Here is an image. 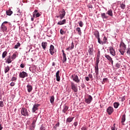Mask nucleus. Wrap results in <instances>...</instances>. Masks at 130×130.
<instances>
[{
    "mask_svg": "<svg viewBox=\"0 0 130 130\" xmlns=\"http://www.w3.org/2000/svg\"><path fill=\"white\" fill-rule=\"evenodd\" d=\"M100 61V58H96L95 64L94 66V70H95V73L96 74V79L98 78V75H99V68L98 67V64H99Z\"/></svg>",
    "mask_w": 130,
    "mask_h": 130,
    "instance_id": "nucleus-1",
    "label": "nucleus"
},
{
    "mask_svg": "<svg viewBox=\"0 0 130 130\" xmlns=\"http://www.w3.org/2000/svg\"><path fill=\"white\" fill-rule=\"evenodd\" d=\"M21 114L23 116H29V112H28V110L26 109V108H22L21 109Z\"/></svg>",
    "mask_w": 130,
    "mask_h": 130,
    "instance_id": "nucleus-2",
    "label": "nucleus"
},
{
    "mask_svg": "<svg viewBox=\"0 0 130 130\" xmlns=\"http://www.w3.org/2000/svg\"><path fill=\"white\" fill-rule=\"evenodd\" d=\"M71 88L74 92H78V86L75 83L73 82H71Z\"/></svg>",
    "mask_w": 130,
    "mask_h": 130,
    "instance_id": "nucleus-3",
    "label": "nucleus"
},
{
    "mask_svg": "<svg viewBox=\"0 0 130 130\" xmlns=\"http://www.w3.org/2000/svg\"><path fill=\"white\" fill-rule=\"evenodd\" d=\"M72 78L73 80L74 81V82H76V83H80V79H79V77H78V75L73 74L72 75Z\"/></svg>",
    "mask_w": 130,
    "mask_h": 130,
    "instance_id": "nucleus-4",
    "label": "nucleus"
},
{
    "mask_svg": "<svg viewBox=\"0 0 130 130\" xmlns=\"http://www.w3.org/2000/svg\"><path fill=\"white\" fill-rule=\"evenodd\" d=\"M59 15L60 20H62V19L64 18V16H66V11H64V9H62L61 11L59 12Z\"/></svg>",
    "mask_w": 130,
    "mask_h": 130,
    "instance_id": "nucleus-5",
    "label": "nucleus"
},
{
    "mask_svg": "<svg viewBox=\"0 0 130 130\" xmlns=\"http://www.w3.org/2000/svg\"><path fill=\"white\" fill-rule=\"evenodd\" d=\"M92 100H93V98L90 95L87 96V98L85 99V102L87 104H90L91 102H92Z\"/></svg>",
    "mask_w": 130,
    "mask_h": 130,
    "instance_id": "nucleus-6",
    "label": "nucleus"
},
{
    "mask_svg": "<svg viewBox=\"0 0 130 130\" xmlns=\"http://www.w3.org/2000/svg\"><path fill=\"white\" fill-rule=\"evenodd\" d=\"M20 78L24 79L25 77H28V74L24 71L20 72L19 74Z\"/></svg>",
    "mask_w": 130,
    "mask_h": 130,
    "instance_id": "nucleus-7",
    "label": "nucleus"
},
{
    "mask_svg": "<svg viewBox=\"0 0 130 130\" xmlns=\"http://www.w3.org/2000/svg\"><path fill=\"white\" fill-rule=\"evenodd\" d=\"M113 108L112 107H109L107 109V112L109 115H111L112 114V112H113Z\"/></svg>",
    "mask_w": 130,
    "mask_h": 130,
    "instance_id": "nucleus-8",
    "label": "nucleus"
},
{
    "mask_svg": "<svg viewBox=\"0 0 130 130\" xmlns=\"http://www.w3.org/2000/svg\"><path fill=\"white\" fill-rule=\"evenodd\" d=\"M49 51L51 55H53V54H54V46L53 45H50Z\"/></svg>",
    "mask_w": 130,
    "mask_h": 130,
    "instance_id": "nucleus-9",
    "label": "nucleus"
},
{
    "mask_svg": "<svg viewBox=\"0 0 130 130\" xmlns=\"http://www.w3.org/2000/svg\"><path fill=\"white\" fill-rule=\"evenodd\" d=\"M35 123H36V119H34L32 121V123H31V125L30 126L29 129L30 130H33L34 128H35Z\"/></svg>",
    "mask_w": 130,
    "mask_h": 130,
    "instance_id": "nucleus-10",
    "label": "nucleus"
},
{
    "mask_svg": "<svg viewBox=\"0 0 130 130\" xmlns=\"http://www.w3.org/2000/svg\"><path fill=\"white\" fill-rule=\"evenodd\" d=\"M105 56L106 58H107V59L110 61V62H111L112 64H113V60H112V58H111L109 55L106 54Z\"/></svg>",
    "mask_w": 130,
    "mask_h": 130,
    "instance_id": "nucleus-11",
    "label": "nucleus"
},
{
    "mask_svg": "<svg viewBox=\"0 0 130 130\" xmlns=\"http://www.w3.org/2000/svg\"><path fill=\"white\" fill-rule=\"evenodd\" d=\"M94 51V49H93V46H89L88 49V53L90 55H93V52Z\"/></svg>",
    "mask_w": 130,
    "mask_h": 130,
    "instance_id": "nucleus-12",
    "label": "nucleus"
},
{
    "mask_svg": "<svg viewBox=\"0 0 130 130\" xmlns=\"http://www.w3.org/2000/svg\"><path fill=\"white\" fill-rule=\"evenodd\" d=\"M109 51H110V54L112 55H113V56H115V51L113 49V47H110Z\"/></svg>",
    "mask_w": 130,
    "mask_h": 130,
    "instance_id": "nucleus-13",
    "label": "nucleus"
},
{
    "mask_svg": "<svg viewBox=\"0 0 130 130\" xmlns=\"http://www.w3.org/2000/svg\"><path fill=\"white\" fill-rule=\"evenodd\" d=\"M6 62L7 63H11L12 61H13V59L11 58V55L8 56L7 58H6Z\"/></svg>",
    "mask_w": 130,
    "mask_h": 130,
    "instance_id": "nucleus-14",
    "label": "nucleus"
},
{
    "mask_svg": "<svg viewBox=\"0 0 130 130\" xmlns=\"http://www.w3.org/2000/svg\"><path fill=\"white\" fill-rule=\"evenodd\" d=\"M39 106V104H35L32 109V112H35V111H36V110H38Z\"/></svg>",
    "mask_w": 130,
    "mask_h": 130,
    "instance_id": "nucleus-15",
    "label": "nucleus"
},
{
    "mask_svg": "<svg viewBox=\"0 0 130 130\" xmlns=\"http://www.w3.org/2000/svg\"><path fill=\"white\" fill-rule=\"evenodd\" d=\"M120 49H122L123 50H125L126 49V46L124 43H121L120 45Z\"/></svg>",
    "mask_w": 130,
    "mask_h": 130,
    "instance_id": "nucleus-16",
    "label": "nucleus"
},
{
    "mask_svg": "<svg viewBox=\"0 0 130 130\" xmlns=\"http://www.w3.org/2000/svg\"><path fill=\"white\" fill-rule=\"evenodd\" d=\"M59 71H58L56 73V81L59 82L60 81V77L59 76Z\"/></svg>",
    "mask_w": 130,
    "mask_h": 130,
    "instance_id": "nucleus-17",
    "label": "nucleus"
},
{
    "mask_svg": "<svg viewBox=\"0 0 130 130\" xmlns=\"http://www.w3.org/2000/svg\"><path fill=\"white\" fill-rule=\"evenodd\" d=\"M42 47L44 50H45L46 49V47H47V42H43L42 43Z\"/></svg>",
    "mask_w": 130,
    "mask_h": 130,
    "instance_id": "nucleus-18",
    "label": "nucleus"
},
{
    "mask_svg": "<svg viewBox=\"0 0 130 130\" xmlns=\"http://www.w3.org/2000/svg\"><path fill=\"white\" fill-rule=\"evenodd\" d=\"M27 89L28 93H30L32 90H33V87H32V86L31 85L28 84L27 85Z\"/></svg>",
    "mask_w": 130,
    "mask_h": 130,
    "instance_id": "nucleus-19",
    "label": "nucleus"
},
{
    "mask_svg": "<svg viewBox=\"0 0 130 130\" xmlns=\"http://www.w3.org/2000/svg\"><path fill=\"white\" fill-rule=\"evenodd\" d=\"M67 23V20L63 19V20H61L57 23V25H64Z\"/></svg>",
    "mask_w": 130,
    "mask_h": 130,
    "instance_id": "nucleus-20",
    "label": "nucleus"
},
{
    "mask_svg": "<svg viewBox=\"0 0 130 130\" xmlns=\"http://www.w3.org/2000/svg\"><path fill=\"white\" fill-rule=\"evenodd\" d=\"M69 109V107H68L67 105L63 106V110H62V112H63V113H66L67 111H68Z\"/></svg>",
    "mask_w": 130,
    "mask_h": 130,
    "instance_id": "nucleus-21",
    "label": "nucleus"
},
{
    "mask_svg": "<svg viewBox=\"0 0 130 130\" xmlns=\"http://www.w3.org/2000/svg\"><path fill=\"white\" fill-rule=\"evenodd\" d=\"M106 14H107V15L110 16V17H113V13H112V10H108Z\"/></svg>",
    "mask_w": 130,
    "mask_h": 130,
    "instance_id": "nucleus-22",
    "label": "nucleus"
},
{
    "mask_svg": "<svg viewBox=\"0 0 130 130\" xmlns=\"http://www.w3.org/2000/svg\"><path fill=\"white\" fill-rule=\"evenodd\" d=\"M101 17L102 18V19H103V20H104V19H108V16H107L106 14L105 13H102Z\"/></svg>",
    "mask_w": 130,
    "mask_h": 130,
    "instance_id": "nucleus-23",
    "label": "nucleus"
},
{
    "mask_svg": "<svg viewBox=\"0 0 130 130\" xmlns=\"http://www.w3.org/2000/svg\"><path fill=\"white\" fill-rule=\"evenodd\" d=\"M74 119V117H69L67 119L66 122H72Z\"/></svg>",
    "mask_w": 130,
    "mask_h": 130,
    "instance_id": "nucleus-24",
    "label": "nucleus"
},
{
    "mask_svg": "<svg viewBox=\"0 0 130 130\" xmlns=\"http://www.w3.org/2000/svg\"><path fill=\"white\" fill-rule=\"evenodd\" d=\"M62 62H66L67 61V54L66 53H63V54H62Z\"/></svg>",
    "mask_w": 130,
    "mask_h": 130,
    "instance_id": "nucleus-25",
    "label": "nucleus"
},
{
    "mask_svg": "<svg viewBox=\"0 0 130 130\" xmlns=\"http://www.w3.org/2000/svg\"><path fill=\"white\" fill-rule=\"evenodd\" d=\"M50 103L52 104V105H53L54 103V96H51L50 97Z\"/></svg>",
    "mask_w": 130,
    "mask_h": 130,
    "instance_id": "nucleus-26",
    "label": "nucleus"
},
{
    "mask_svg": "<svg viewBox=\"0 0 130 130\" xmlns=\"http://www.w3.org/2000/svg\"><path fill=\"white\" fill-rule=\"evenodd\" d=\"M6 14L8 16H11L13 14V11L9 9L6 11Z\"/></svg>",
    "mask_w": 130,
    "mask_h": 130,
    "instance_id": "nucleus-27",
    "label": "nucleus"
},
{
    "mask_svg": "<svg viewBox=\"0 0 130 130\" xmlns=\"http://www.w3.org/2000/svg\"><path fill=\"white\" fill-rule=\"evenodd\" d=\"M102 43L103 44H106V43H107V38L106 37H104Z\"/></svg>",
    "mask_w": 130,
    "mask_h": 130,
    "instance_id": "nucleus-28",
    "label": "nucleus"
},
{
    "mask_svg": "<svg viewBox=\"0 0 130 130\" xmlns=\"http://www.w3.org/2000/svg\"><path fill=\"white\" fill-rule=\"evenodd\" d=\"M124 121H125V114L123 115L122 117L121 122H122L123 125H124V124L123 123V122H124Z\"/></svg>",
    "mask_w": 130,
    "mask_h": 130,
    "instance_id": "nucleus-29",
    "label": "nucleus"
},
{
    "mask_svg": "<svg viewBox=\"0 0 130 130\" xmlns=\"http://www.w3.org/2000/svg\"><path fill=\"white\" fill-rule=\"evenodd\" d=\"M120 8L122 10H124L125 9V4L124 2H123L120 4Z\"/></svg>",
    "mask_w": 130,
    "mask_h": 130,
    "instance_id": "nucleus-30",
    "label": "nucleus"
},
{
    "mask_svg": "<svg viewBox=\"0 0 130 130\" xmlns=\"http://www.w3.org/2000/svg\"><path fill=\"white\" fill-rule=\"evenodd\" d=\"M10 68L9 66H7L5 68V74H7V73L9 72L10 71Z\"/></svg>",
    "mask_w": 130,
    "mask_h": 130,
    "instance_id": "nucleus-31",
    "label": "nucleus"
},
{
    "mask_svg": "<svg viewBox=\"0 0 130 130\" xmlns=\"http://www.w3.org/2000/svg\"><path fill=\"white\" fill-rule=\"evenodd\" d=\"M77 32H78L79 35H82V31L81 30V28L80 27L76 28Z\"/></svg>",
    "mask_w": 130,
    "mask_h": 130,
    "instance_id": "nucleus-32",
    "label": "nucleus"
},
{
    "mask_svg": "<svg viewBox=\"0 0 130 130\" xmlns=\"http://www.w3.org/2000/svg\"><path fill=\"white\" fill-rule=\"evenodd\" d=\"M1 28L3 31H7V30H8L7 26H6V25L4 24H2Z\"/></svg>",
    "mask_w": 130,
    "mask_h": 130,
    "instance_id": "nucleus-33",
    "label": "nucleus"
},
{
    "mask_svg": "<svg viewBox=\"0 0 130 130\" xmlns=\"http://www.w3.org/2000/svg\"><path fill=\"white\" fill-rule=\"evenodd\" d=\"M8 54V52L7 51H4L2 54V58H5Z\"/></svg>",
    "mask_w": 130,
    "mask_h": 130,
    "instance_id": "nucleus-34",
    "label": "nucleus"
},
{
    "mask_svg": "<svg viewBox=\"0 0 130 130\" xmlns=\"http://www.w3.org/2000/svg\"><path fill=\"white\" fill-rule=\"evenodd\" d=\"M17 57V53H14V54L11 56V58L12 60H14V59H15V58Z\"/></svg>",
    "mask_w": 130,
    "mask_h": 130,
    "instance_id": "nucleus-35",
    "label": "nucleus"
},
{
    "mask_svg": "<svg viewBox=\"0 0 130 130\" xmlns=\"http://www.w3.org/2000/svg\"><path fill=\"white\" fill-rule=\"evenodd\" d=\"M119 106V103L115 102L114 103V108H118V107Z\"/></svg>",
    "mask_w": 130,
    "mask_h": 130,
    "instance_id": "nucleus-36",
    "label": "nucleus"
},
{
    "mask_svg": "<svg viewBox=\"0 0 130 130\" xmlns=\"http://www.w3.org/2000/svg\"><path fill=\"white\" fill-rule=\"evenodd\" d=\"M21 46V44L20 43H17L16 45H15L14 48L15 49H18V47H20Z\"/></svg>",
    "mask_w": 130,
    "mask_h": 130,
    "instance_id": "nucleus-37",
    "label": "nucleus"
},
{
    "mask_svg": "<svg viewBox=\"0 0 130 130\" xmlns=\"http://www.w3.org/2000/svg\"><path fill=\"white\" fill-rule=\"evenodd\" d=\"M94 35L95 36V37H96V38H97V39H98L99 38V31H96L94 34Z\"/></svg>",
    "mask_w": 130,
    "mask_h": 130,
    "instance_id": "nucleus-38",
    "label": "nucleus"
},
{
    "mask_svg": "<svg viewBox=\"0 0 130 130\" xmlns=\"http://www.w3.org/2000/svg\"><path fill=\"white\" fill-rule=\"evenodd\" d=\"M125 51V50H123L122 49H120L119 51V52L121 53V54L122 55H123V54H124V51Z\"/></svg>",
    "mask_w": 130,
    "mask_h": 130,
    "instance_id": "nucleus-39",
    "label": "nucleus"
},
{
    "mask_svg": "<svg viewBox=\"0 0 130 130\" xmlns=\"http://www.w3.org/2000/svg\"><path fill=\"white\" fill-rule=\"evenodd\" d=\"M78 24L80 27H83V26H84V23H83L82 21H79Z\"/></svg>",
    "mask_w": 130,
    "mask_h": 130,
    "instance_id": "nucleus-40",
    "label": "nucleus"
},
{
    "mask_svg": "<svg viewBox=\"0 0 130 130\" xmlns=\"http://www.w3.org/2000/svg\"><path fill=\"white\" fill-rule=\"evenodd\" d=\"M108 81V79L107 78H104L102 81V84H104L105 83H106Z\"/></svg>",
    "mask_w": 130,
    "mask_h": 130,
    "instance_id": "nucleus-41",
    "label": "nucleus"
},
{
    "mask_svg": "<svg viewBox=\"0 0 130 130\" xmlns=\"http://www.w3.org/2000/svg\"><path fill=\"white\" fill-rule=\"evenodd\" d=\"M60 33L61 35H63V34H66V31L62 30V29H61L60 30Z\"/></svg>",
    "mask_w": 130,
    "mask_h": 130,
    "instance_id": "nucleus-42",
    "label": "nucleus"
},
{
    "mask_svg": "<svg viewBox=\"0 0 130 130\" xmlns=\"http://www.w3.org/2000/svg\"><path fill=\"white\" fill-rule=\"evenodd\" d=\"M116 128L115 127V124H114L111 127V129L112 130H115Z\"/></svg>",
    "mask_w": 130,
    "mask_h": 130,
    "instance_id": "nucleus-43",
    "label": "nucleus"
},
{
    "mask_svg": "<svg viewBox=\"0 0 130 130\" xmlns=\"http://www.w3.org/2000/svg\"><path fill=\"white\" fill-rule=\"evenodd\" d=\"M17 77H13L11 79V81H17Z\"/></svg>",
    "mask_w": 130,
    "mask_h": 130,
    "instance_id": "nucleus-44",
    "label": "nucleus"
},
{
    "mask_svg": "<svg viewBox=\"0 0 130 130\" xmlns=\"http://www.w3.org/2000/svg\"><path fill=\"white\" fill-rule=\"evenodd\" d=\"M96 58H100V51H98Z\"/></svg>",
    "mask_w": 130,
    "mask_h": 130,
    "instance_id": "nucleus-45",
    "label": "nucleus"
},
{
    "mask_svg": "<svg viewBox=\"0 0 130 130\" xmlns=\"http://www.w3.org/2000/svg\"><path fill=\"white\" fill-rule=\"evenodd\" d=\"M98 42L100 43V44L103 45V43L102 42V41L100 40V38H99V39H98Z\"/></svg>",
    "mask_w": 130,
    "mask_h": 130,
    "instance_id": "nucleus-46",
    "label": "nucleus"
},
{
    "mask_svg": "<svg viewBox=\"0 0 130 130\" xmlns=\"http://www.w3.org/2000/svg\"><path fill=\"white\" fill-rule=\"evenodd\" d=\"M0 107H4V102H0Z\"/></svg>",
    "mask_w": 130,
    "mask_h": 130,
    "instance_id": "nucleus-47",
    "label": "nucleus"
},
{
    "mask_svg": "<svg viewBox=\"0 0 130 130\" xmlns=\"http://www.w3.org/2000/svg\"><path fill=\"white\" fill-rule=\"evenodd\" d=\"M41 16V14H40V13H37V14H36V18H38Z\"/></svg>",
    "mask_w": 130,
    "mask_h": 130,
    "instance_id": "nucleus-48",
    "label": "nucleus"
},
{
    "mask_svg": "<svg viewBox=\"0 0 130 130\" xmlns=\"http://www.w3.org/2000/svg\"><path fill=\"white\" fill-rule=\"evenodd\" d=\"M40 130H45V127L43 125H42L40 127Z\"/></svg>",
    "mask_w": 130,
    "mask_h": 130,
    "instance_id": "nucleus-49",
    "label": "nucleus"
},
{
    "mask_svg": "<svg viewBox=\"0 0 130 130\" xmlns=\"http://www.w3.org/2000/svg\"><path fill=\"white\" fill-rule=\"evenodd\" d=\"M88 9H93V6L91 4H89L87 5Z\"/></svg>",
    "mask_w": 130,
    "mask_h": 130,
    "instance_id": "nucleus-50",
    "label": "nucleus"
},
{
    "mask_svg": "<svg viewBox=\"0 0 130 130\" xmlns=\"http://www.w3.org/2000/svg\"><path fill=\"white\" fill-rule=\"evenodd\" d=\"M10 86H11V87H14V86H15V82H11V83H10Z\"/></svg>",
    "mask_w": 130,
    "mask_h": 130,
    "instance_id": "nucleus-51",
    "label": "nucleus"
},
{
    "mask_svg": "<svg viewBox=\"0 0 130 130\" xmlns=\"http://www.w3.org/2000/svg\"><path fill=\"white\" fill-rule=\"evenodd\" d=\"M20 68H21V69H24V68H25V64L21 63L20 64Z\"/></svg>",
    "mask_w": 130,
    "mask_h": 130,
    "instance_id": "nucleus-52",
    "label": "nucleus"
},
{
    "mask_svg": "<svg viewBox=\"0 0 130 130\" xmlns=\"http://www.w3.org/2000/svg\"><path fill=\"white\" fill-rule=\"evenodd\" d=\"M85 80L87 82H89V81H90V78H89L88 77H85Z\"/></svg>",
    "mask_w": 130,
    "mask_h": 130,
    "instance_id": "nucleus-53",
    "label": "nucleus"
},
{
    "mask_svg": "<svg viewBox=\"0 0 130 130\" xmlns=\"http://www.w3.org/2000/svg\"><path fill=\"white\" fill-rule=\"evenodd\" d=\"M74 43H72L71 45V50H72V49H74Z\"/></svg>",
    "mask_w": 130,
    "mask_h": 130,
    "instance_id": "nucleus-54",
    "label": "nucleus"
},
{
    "mask_svg": "<svg viewBox=\"0 0 130 130\" xmlns=\"http://www.w3.org/2000/svg\"><path fill=\"white\" fill-rule=\"evenodd\" d=\"M127 54H129L130 55V48L127 49Z\"/></svg>",
    "mask_w": 130,
    "mask_h": 130,
    "instance_id": "nucleus-55",
    "label": "nucleus"
},
{
    "mask_svg": "<svg viewBox=\"0 0 130 130\" xmlns=\"http://www.w3.org/2000/svg\"><path fill=\"white\" fill-rule=\"evenodd\" d=\"M116 68H117L118 69H119V68L120 67V65H119V63H117L116 64Z\"/></svg>",
    "mask_w": 130,
    "mask_h": 130,
    "instance_id": "nucleus-56",
    "label": "nucleus"
},
{
    "mask_svg": "<svg viewBox=\"0 0 130 130\" xmlns=\"http://www.w3.org/2000/svg\"><path fill=\"white\" fill-rule=\"evenodd\" d=\"M88 77H89V78H90V79L93 78V75H92V74H89Z\"/></svg>",
    "mask_w": 130,
    "mask_h": 130,
    "instance_id": "nucleus-57",
    "label": "nucleus"
},
{
    "mask_svg": "<svg viewBox=\"0 0 130 130\" xmlns=\"http://www.w3.org/2000/svg\"><path fill=\"white\" fill-rule=\"evenodd\" d=\"M73 124L75 126H77L78 125V122H75Z\"/></svg>",
    "mask_w": 130,
    "mask_h": 130,
    "instance_id": "nucleus-58",
    "label": "nucleus"
},
{
    "mask_svg": "<svg viewBox=\"0 0 130 130\" xmlns=\"http://www.w3.org/2000/svg\"><path fill=\"white\" fill-rule=\"evenodd\" d=\"M55 126H59V122H58V123H57L56 124H55Z\"/></svg>",
    "mask_w": 130,
    "mask_h": 130,
    "instance_id": "nucleus-59",
    "label": "nucleus"
},
{
    "mask_svg": "<svg viewBox=\"0 0 130 130\" xmlns=\"http://www.w3.org/2000/svg\"><path fill=\"white\" fill-rule=\"evenodd\" d=\"M8 21H5L2 23V25H4V24H8Z\"/></svg>",
    "mask_w": 130,
    "mask_h": 130,
    "instance_id": "nucleus-60",
    "label": "nucleus"
},
{
    "mask_svg": "<svg viewBox=\"0 0 130 130\" xmlns=\"http://www.w3.org/2000/svg\"><path fill=\"white\" fill-rule=\"evenodd\" d=\"M3 129V126H2V124H0V130Z\"/></svg>",
    "mask_w": 130,
    "mask_h": 130,
    "instance_id": "nucleus-61",
    "label": "nucleus"
},
{
    "mask_svg": "<svg viewBox=\"0 0 130 130\" xmlns=\"http://www.w3.org/2000/svg\"><path fill=\"white\" fill-rule=\"evenodd\" d=\"M52 66H53V67H54V66H55V63H54V62H52Z\"/></svg>",
    "mask_w": 130,
    "mask_h": 130,
    "instance_id": "nucleus-62",
    "label": "nucleus"
},
{
    "mask_svg": "<svg viewBox=\"0 0 130 130\" xmlns=\"http://www.w3.org/2000/svg\"><path fill=\"white\" fill-rule=\"evenodd\" d=\"M38 12V10H35V11H34V13H37Z\"/></svg>",
    "mask_w": 130,
    "mask_h": 130,
    "instance_id": "nucleus-63",
    "label": "nucleus"
},
{
    "mask_svg": "<svg viewBox=\"0 0 130 130\" xmlns=\"http://www.w3.org/2000/svg\"><path fill=\"white\" fill-rule=\"evenodd\" d=\"M62 54H63V53H65L64 51L63 50H62Z\"/></svg>",
    "mask_w": 130,
    "mask_h": 130,
    "instance_id": "nucleus-64",
    "label": "nucleus"
}]
</instances>
